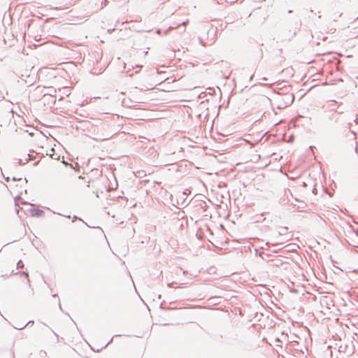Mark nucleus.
<instances>
[{
    "label": "nucleus",
    "instance_id": "f257e3e1",
    "mask_svg": "<svg viewBox=\"0 0 358 358\" xmlns=\"http://www.w3.org/2000/svg\"><path fill=\"white\" fill-rule=\"evenodd\" d=\"M294 100V96L292 93H286L280 96L277 101L279 103L278 105V109H282L290 106Z\"/></svg>",
    "mask_w": 358,
    "mask_h": 358
},
{
    "label": "nucleus",
    "instance_id": "f03ea898",
    "mask_svg": "<svg viewBox=\"0 0 358 358\" xmlns=\"http://www.w3.org/2000/svg\"><path fill=\"white\" fill-rule=\"evenodd\" d=\"M31 215L33 217H41L44 215L45 213L43 210L38 208H33L31 210Z\"/></svg>",
    "mask_w": 358,
    "mask_h": 358
},
{
    "label": "nucleus",
    "instance_id": "7ed1b4c3",
    "mask_svg": "<svg viewBox=\"0 0 358 358\" xmlns=\"http://www.w3.org/2000/svg\"><path fill=\"white\" fill-rule=\"evenodd\" d=\"M34 322L33 320H30L26 324L22 325V327H15V328L17 329L22 330V329H24L27 326H28L29 324H34Z\"/></svg>",
    "mask_w": 358,
    "mask_h": 358
},
{
    "label": "nucleus",
    "instance_id": "20e7f679",
    "mask_svg": "<svg viewBox=\"0 0 358 358\" xmlns=\"http://www.w3.org/2000/svg\"><path fill=\"white\" fill-rule=\"evenodd\" d=\"M28 157H28V158H27V159H25V162H23V160H22V159H18V164H19V165H23V164H25L26 163H27V162H29V160L31 159V158H30V155H28Z\"/></svg>",
    "mask_w": 358,
    "mask_h": 358
},
{
    "label": "nucleus",
    "instance_id": "39448f33",
    "mask_svg": "<svg viewBox=\"0 0 358 358\" xmlns=\"http://www.w3.org/2000/svg\"><path fill=\"white\" fill-rule=\"evenodd\" d=\"M24 263L22 260H19L17 263V268H22L24 267Z\"/></svg>",
    "mask_w": 358,
    "mask_h": 358
},
{
    "label": "nucleus",
    "instance_id": "423d86ee",
    "mask_svg": "<svg viewBox=\"0 0 358 358\" xmlns=\"http://www.w3.org/2000/svg\"><path fill=\"white\" fill-rule=\"evenodd\" d=\"M39 356H40L41 357H46V356H47V352H46L45 350H41V351L39 352Z\"/></svg>",
    "mask_w": 358,
    "mask_h": 358
},
{
    "label": "nucleus",
    "instance_id": "0eeeda50",
    "mask_svg": "<svg viewBox=\"0 0 358 358\" xmlns=\"http://www.w3.org/2000/svg\"><path fill=\"white\" fill-rule=\"evenodd\" d=\"M22 274H23V275H24L26 276V278H27V282H29V278H28V273H26L25 271H23V272L22 273Z\"/></svg>",
    "mask_w": 358,
    "mask_h": 358
},
{
    "label": "nucleus",
    "instance_id": "6e6552de",
    "mask_svg": "<svg viewBox=\"0 0 358 358\" xmlns=\"http://www.w3.org/2000/svg\"><path fill=\"white\" fill-rule=\"evenodd\" d=\"M188 22H189V20H187L186 21L182 22L181 23V24H182V26H185V25H187V24H188Z\"/></svg>",
    "mask_w": 358,
    "mask_h": 358
},
{
    "label": "nucleus",
    "instance_id": "1a4fd4ad",
    "mask_svg": "<svg viewBox=\"0 0 358 358\" xmlns=\"http://www.w3.org/2000/svg\"><path fill=\"white\" fill-rule=\"evenodd\" d=\"M113 338H114V336L112 337V338L106 343V345L104 346V348L107 347L110 343H112Z\"/></svg>",
    "mask_w": 358,
    "mask_h": 358
},
{
    "label": "nucleus",
    "instance_id": "9d476101",
    "mask_svg": "<svg viewBox=\"0 0 358 358\" xmlns=\"http://www.w3.org/2000/svg\"><path fill=\"white\" fill-rule=\"evenodd\" d=\"M73 222L74 220H82L80 218H79V217H77L76 215H74V216H73Z\"/></svg>",
    "mask_w": 358,
    "mask_h": 358
},
{
    "label": "nucleus",
    "instance_id": "9b49d317",
    "mask_svg": "<svg viewBox=\"0 0 358 358\" xmlns=\"http://www.w3.org/2000/svg\"><path fill=\"white\" fill-rule=\"evenodd\" d=\"M178 271H179L180 272H182V274H185V273H186L185 271H182V269L181 268H178Z\"/></svg>",
    "mask_w": 358,
    "mask_h": 358
},
{
    "label": "nucleus",
    "instance_id": "f8f14e48",
    "mask_svg": "<svg viewBox=\"0 0 358 358\" xmlns=\"http://www.w3.org/2000/svg\"><path fill=\"white\" fill-rule=\"evenodd\" d=\"M21 180V178H15V177H14V178H13V180H14V181H16V180Z\"/></svg>",
    "mask_w": 358,
    "mask_h": 358
},
{
    "label": "nucleus",
    "instance_id": "ddd939ff",
    "mask_svg": "<svg viewBox=\"0 0 358 358\" xmlns=\"http://www.w3.org/2000/svg\"><path fill=\"white\" fill-rule=\"evenodd\" d=\"M58 304H59V307L60 310H62V306H61V304H60V301H59V299L58 300Z\"/></svg>",
    "mask_w": 358,
    "mask_h": 358
},
{
    "label": "nucleus",
    "instance_id": "4468645a",
    "mask_svg": "<svg viewBox=\"0 0 358 358\" xmlns=\"http://www.w3.org/2000/svg\"><path fill=\"white\" fill-rule=\"evenodd\" d=\"M175 28H176L175 27H169V29L168 30H166V33H167L169 30H170V29H175Z\"/></svg>",
    "mask_w": 358,
    "mask_h": 358
},
{
    "label": "nucleus",
    "instance_id": "2eb2a0df",
    "mask_svg": "<svg viewBox=\"0 0 358 358\" xmlns=\"http://www.w3.org/2000/svg\"><path fill=\"white\" fill-rule=\"evenodd\" d=\"M354 122L355 124H358V117H356L355 120H354Z\"/></svg>",
    "mask_w": 358,
    "mask_h": 358
},
{
    "label": "nucleus",
    "instance_id": "dca6fc26",
    "mask_svg": "<svg viewBox=\"0 0 358 358\" xmlns=\"http://www.w3.org/2000/svg\"><path fill=\"white\" fill-rule=\"evenodd\" d=\"M142 66V65H136V68H138V69H141Z\"/></svg>",
    "mask_w": 358,
    "mask_h": 358
},
{
    "label": "nucleus",
    "instance_id": "f3484780",
    "mask_svg": "<svg viewBox=\"0 0 358 358\" xmlns=\"http://www.w3.org/2000/svg\"><path fill=\"white\" fill-rule=\"evenodd\" d=\"M262 80H264V82H266V80H268V78H263Z\"/></svg>",
    "mask_w": 358,
    "mask_h": 358
},
{
    "label": "nucleus",
    "instance_id": "a211bd4d",
    "mask_svg": "<svg viewBox=\"0 0 358 358\" xmlns=\"http://www.w3.org/2000/svg\"><path fill=\"white\" fill-rule=\"evenodd\" d=\"M5 180L8 182V181H9L10 179L8 177H7V178H5Z\"/></svg>",
    "mask_w": 358,
    "mask_h": 358
},
{
    "label": "nucleus",
    "instance_id": "6ab92c4d",
    "mask_svg": "<svg viewBox=\"0 0 358 358\" xmlns=\"http://www.w3.org/2000/svg\"><path fill=\"white\" fill-rule=\"evenodd\" d=\"M172 284H173V282H172V283H169V284H168V286H169V287H171Z\"/></svg>",
    "mask_w": 358,
    "mask_h": 358
},
{
    "label": "nucleus",
    "instance_id": "aec40b11",
    "mask_svg": "<svg viewBox=\"0 0 358 358\" xmlns=\"http://www.w3.org/2000/svg\"><path fill=\"white\" fill-rule=\"evenodd\" d=\"M38 162H36L34 165L36 166V164H38Z\"/></svg>",
    "mask_w": 358,
    "mask_h": 358
},
{
    "label": "nucleus",
    "instance_id": "412c9836",
    "mask_svg": "<svg viewBox=\"0 0 358 358\" xmlns=\"http://www.w3.org/2000/svg\"><path fill=\"white\" fill-rule=\"evenodd\" d=\"M52 296L53 297H57V294H53Z\"/></svg>",
    "mask_w": 358,
    "mask_h": 358
},
{
    "label": "nucleus",
    "instance_id": "4be33fe9",
    "mask_svg": "<svg viewBox=\"0 0 358 358\" xmlns=\"http://www.w3.org/2000/svg\"><path fill=\"white\" fill-rule=\"evenodd\" d=\"M52 331L53 332V334L55 335V336H57V334H56L54 331L52 330Z\"/></svg>",
    "mask_w": 358,
    "mask_h": 358
},
{
    "label": "nucleus",
    "instance_id": "5701e85b",
    "mask_svg": "<svg viewBox=\"0 0 358 358\" xmlns=\"http://www.w3.org/2000/svg\"><path fill=\"white\" fill-rule=\"evenodd\" d=\"M357 115H358V114H357Z\"/></svg>",
    "mask_w": 358,
    "mask_h": 358
}]
</instances>
